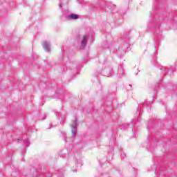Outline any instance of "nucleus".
I'll return each mask as SVG.
<instances>
[{
    "instance_id": "f257e3e1",
    "label": "nucleus",
    "mask_w": 177,
    "mask_h": 177,
    "mask_svg": "<svg viewBox=\"0 0 177 177\" xmlns=\"http://www.w3.org/2000/svg\"><path fill=\"white\" fill-rule=\"evenodd\" d=\"M104 68L102 70V74L105 77H113L114 75V71L113 68L109 64L104 65Z\"/></svg>"
},
{
    "instance_id": "f03ea898",
    "label": "nucleus",
    "mask_w": 177,
    "mask_h": 177,
    "mask_svg": "<svg viewBox=\"0 0 177 177\" xmlns=\"http://www.w3.org/2000/svg\"><path fill=\"white\" fill-rule=\"evenodd\" d=\"M122 48L124 50L129 48V46H131V44H129V35L128 32H126L125 35H124L122 37Z\"/></svg>"
},
{
    "instance_id": "7ed1b4c3",
    "label": "nucleus",
    "mask_w": 177,
    "mask_h": 177,
    "mask_svg": "<svg viewBox=\"0 0 177 177\" xmlns=\"http://www.w3.org/2000/svg\"><path fill=\"white\" fill-rule=\"evenodd\" d=\"M77 121H78V119L77 118H75V120H73V124L71 125L72 136H76L77 135V127H78Z\"/></svg>"
},
{
    "instance_id": "20e7f679",
    "label": "nucleus",
    "mask_w": 177,
    "mask_h": 177,
    "mask_svg": "<svg viewBox=\"0 0 177 177\" xmlns=\"http://www.w3.org/2000/svg\"><path fill=\"white\" fill-rule=\"evenodd\" d=\"M66 20H77L80 19V16L76 14H71L66 17Z\"/></svg>"
},
{
    "instance_id": "39448f33",
    "label": "nucleus",
    "mask_w": 177,
    "mask_h": 177,
    "mask_svg": "<svg viewBox=\"0 0 177 177\" xmlns=\"http://www.w3.org/2000/svg\"><path fill=\"white\" fill-rule=\"evenodd\" d=\"M43 48L45 49L46 52H50V43L46 41H44Z\"/></svg>"
},
{
    "instance_id": "423d86ee",
    "label": "nucleus",
    "mask_w": 177,
    "mask_h": 177,
    "mask_svg": "<svg viewBox=\"0 0 177 177\" xmlns=\"http://www.w3.org/2000/svg\"><path fill=\"white\" fill-rule=\"evenodd\" d=\"M87 43H88V36L84 35L81 41V46L82 47L83 49L85 48V46H86Z\"/></svg>"
},
{
    "instance_id": "0eeeda50",
    "label": "nucleus",
    "mask_w": 177,
    "mask_h": 177,
    "mask_svg": "<svg viewBox=\"0 0 177 177\" xmlns=\"http://www.w3.org/2000/svg\"><path fill=\"white\" fill-rule=\"evenodd\" d=\"M118 74L119 77H122V75H124V67H122V65L118 66Z\"/></svg>"
},
{
    "instance_id": "6e6552de",
    "label": "nucleus",
    "mask_w": 177,
    "mask_h": 177,
    "mask_svg": "<svg viewBox=\"0 0 177 177\" xmlns=\"http://www.w3.org/2000/svg\"><path fill=\"white\" fill-rule=\"evenodd\" d=\"M24 145H26V147H28L30 146V140L26 139L24 141Z\"/></svg>"
},
{
    "instance_id": "1a4fd4ad",
    "label": "nucleus",
    "mask_w": 177,
    "mask_h": 177,
    "mask_svg": "<svg viewBox=\"0 0 177 177\" xmlns=\"http://www.w3.org/2000/svg\"><path fill=\"white\" fill-rule=\"evenodd\" d=\"M82 165V163L81 162V161L77 160L76 162V167H81Z\"/></svg>"
},
{
    "instance_id": "9d476101",
    "label": "nucleus",
    "mask_w": 177,
    "mask_h": 177,
    "mask_svg": "<svg viewBox=\"0 0 177 177\" xmlns=\"http://www.w3.org/2000/svg\"><path fill=\"white\" fill-rule=\"evenodd\" d=\"M62 0H59V8H63V4L62 3Z\"/></svg>"
},
{
    "instance_id": "9b49d317",
    "label": "nucleus",
    "mask_w": 177,
    "mask_h": 177,
    "mask_svg": "<svg viewBox=\"0 0 177 177\" xmlns=\"http://www.w3.org/2000/svg\"><path fill=\"white\" fill-rule=\"evenodd\" d=\"M121 157H122V158H125V157H127V155H126L125 153H122V154H121Z\"/></svg>"
},
{
    "instance_id": "f8f14e48",
    "label": "nucleus",
    "mask_w": 177,
    "mask_h": 177,
    "mask_svg": "<svg viewBox=\"0 0 177 177\" xmlns=\"http://www.w3.org/2000/svg\"><path fill=\"white\" fill-rule=\"evenodd\" d=\"M168 73V68H164V74H167Z\"/></svg>"
},
{
    "instance_id": "ddd939ff",
    "label": "nucleus",
    "mask_w": 177,
    "mask_h": 177,
    "mask_svg": "<svg viewBox=\"0 0 177 177\" xmlns=\"http://www.w3.org/2000/svg\"><path fill=\"white\" fill-rule=\"evenodd\" d=\"M73 172H77V170H75V169L73 170Z\"/></svg>"
},
{
    "instance_id": "4468645a",
    "label": "nucleus",
    "mask_w": 177,
    "mask_h": 177,
    "mask_svg": "<svg viewBox=\"0 0 177 177\" xmlns=\"http://www.w3.org/2000/svg\"><path fill=\"white\" fill-rule=\"evenodd\" d=\"M129 86H132V85H131V84H129Z\"/></svg>"
},
{
    "instance_id": "2eb2a0df",
    "label": "nucleus",
    "mask_w": 177,
    "mask_h": 177,
    "mask_svg": "<svg viewBox=\"0 0 177 177\" xmlns=\"http://www.w3.org/2000/svg\"><path fill=\"white\" fill-rule=\"evenodd\" d=\"M160 70H163L162 68H160Z\"/></svg>"
}]
</instances>
